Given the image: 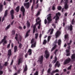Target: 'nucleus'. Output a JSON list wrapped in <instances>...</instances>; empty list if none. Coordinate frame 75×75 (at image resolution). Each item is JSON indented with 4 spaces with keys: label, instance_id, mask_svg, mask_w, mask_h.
Instances as JSON below:
<instances>
[{
    "label": "nucleus",
    "instance_id": "obj_30",
    "mask_svg": "<svg viewBox=\"0 0 75 75\" xmlns=\"http://www.w3.org/2000/svg\"><path fill=\"white\" fill-rule=\"evenodd\" d=\"M51 36H49L48 37V39H47V41L48 42L50 41V39L51 38Z\"/></svg>",
    "mask_w": 75,
    "mask_h": 75
},
{
    "label": "nucleus",
    "instance_id": "obj_29",
    "mask_svg": "<svg viewBox=\"0 0 75 75\" xmlns=\"http://www.w3.org/2000/svg\"><path fill=\"white\" fill-rule=\"evenodd\" d=\"M27 70V65H26L25 66V68L24 69L23 72H25V71H26Z\"/></svg>",
    "mask_w": 75,
    "mask_h": 75
},
{
    "label": "nucleus",
    "instance_id": "obj_22",
    "mask_svg": "<svg viewBox=\"0 0 75 75\" xmlns=\"http://www.w3.org/2000/svg\"><path fill=\"white\" fill-rule=\"evenodd\" d=\"M57 57H55V60H53L52 62L53 63H54L56 62V61H57Z\"/></svg>",
    "mask_w": 75,
    "mask_h": 75
},
{
    "label": "nucleus",
    "instance_id": "obj_4",
    "mask_svg": "<svg viewBox=\"0 0 75 75\" xmlns=\"http://www.w3.org/2000/svg\"><path fill=\"white\" fill-rule=\"evenodd\" d=\"M61 2L62 3L64 2L66 3L64 6V8L65 9H67L69 8V6L66 4L68 2V0H62Z\"/></svg>",
    "mask_w": 75,
    "mask_h": 75
},
{
    "label": "nucleus",
    "instance_id": "obj_39",
    "mask_svg": "<svg viewBox=\"0 0 75 75\" xmlns=\"http://www.w3.org/2000/svg\"><path fill=\"white\" fill-rule=\"evenodd\" d=\"M74 19H73L72 21V24H74L75 23V21L74 20Z\"/></svg>",
    "mask_w": 75,
    "mask_h": 75
},
{
    "label": "nucleus",
    "instance_id": "obj_46",
    "mask_svg": "<svg viewBox=\"0 0 75 75\" xmlns=\"http://www.w3.org/2000/svg\"><path fill=\"white\" fill-rule=\"evenodd\" d=\"M17 36H18V35L16 34V37L15 38L16 39V40H17V38H18Z\"/></svg>",
    "mask_w": 75,
    "mask_h": 75
},
{
    "label": "nucleus",
    "instance_id": "obj_64",
    "mask_svg": "<svg viewBox=\"0 0 75 75\" xmlns=\"http://www.w3.org/2000/svg\"><path fill=\"white\" fill-rule=\"evenodd\" d=\"M38 4H37V5L36 6V7L35 8L36 9L37 8H38Z\"/></svg>",
    "mask_w": 75,
    "mask_h": 75
},
{
    "label": "nucleus",
    "instance_id": "obj_18",
    "mask_svg": "<svg viewBox=\"0 0 75 75\" xmlns=\"http://www.w3.org/2000/svg\"><path fill=\"white\" fill-rule=\"evenodd\" d=\"M8 55L10 56L11 54V50H9L8 51Z\"/></svg>",
    "mask_w": 75,
    "mask_h": 75
},
{
    "label": "nucleus",
    "instance_id": "obj_45",
    "mask_svg": "<svg viewBox=\"0 0 75 75\" xmlns=\"http://www.w3.org/2000/svg\"><path fill=\"white\" fill-rule=\"evenodd\" d=\"M57 8L59 10H60L61 9L62 7L61 6H58L57 7Z\"/></svg>",
    "mask_w": 75,
    "mask_h": 75
},
{
    "label": "nucleus",
    "instance_id": "obj_48",
    "mask_svg": "<svg viewBox=\"0 0 75 75\" xmlns=\"http://www.w3.org/2000/svg\"><path fill=\"white\" fill-rule=\"evenodd\" d=\"M71 66H70L67 69L68 70H70L71 69Z\"/></svg>",
    "mask_w": 75,
    "mask_h": 75
},
{
    "label": "nucleus",
    "instance_id": "obj_6",
    "mask_svg": "<svg viewBox=\"0 0 75 75\" xmlns=\"http://www.w3.org/2000/svg\"><path fill=\"white\" fill-rule=\"evenodd\" d=\"M50 56V53L47 50L45 52V57L47 59Z\"/></svg>",
    "mask_w": 75,
    "mask_h": 75
},
{
    "label": "nucleus",
    "instance_id": "obj_41",
    "mask_svg": "<svg viewBox=\"0 0 75 75\" xmlns=\"http://www.w3.org/2000/svg\"><path fill=\"white\" fill-rule=\"evenodd\" d=\"M61 43V40H58V44L59 45H60Z\"/></svg>",
    "mask_w": 75,
    "mask_h": 75
},
{
    "label": "nucleus",
    "instance_id": "obj_53",
    "mask_svg": "<svg viewBox=\"0 0 75 75\" xmlns=\"http://www.w3.org/2000/svg\"><path fill=\"white\" fill-rule=\"evenodd\" d=\"M15 32L14 30H13L12 31V34L14 35L15 34Z\"/></svg>",
    "mask_w": 75,
    "mask_h": 75
},
{
    "label": "nucleus",
    "instance_id": "obj_59",
    "mask_svg": "<svg viewBox=\"0 0 75 75\" xmlns=\"http://www.w3.org/2000/svg\"><path fill=\"white\" fill-rule=\"evenodd\" d=\"M11 45V47L12 48H13V43H12Z\"/></svg>",
    "mask_w": 75,
    "mask_h": 75
},
{
    "label": "nucleus",
    "instance_id": "obj_17",
    "mask_svg": "<svg viewBox=\"0 0 75 75\" xmlns=\"http://www.w3.org/2000/svg\"><path fill=\"white\" fill-rule=\"evenodd\" d=\"M68 29L70 31L72 30V25H70L68 27Z\"/></svg>",
    "mask_w": 75,
    "mask_h": 75
},
{
    "label": "nucleus",
    "instance_id": "obj_34",
    "mask_svg": "<svg viewBox=\"0 0 75 75\" xmlns=\"http://www.w3.org/2000/svg\"><path fill=\"white\" fill-rule=\"evenodd\" d=\"M10 25H8L7 27H6L5 28V30H7L10 27Z\"/></svg>",
    "mask_w": 75,
    "mask_h": 75
},
{
    "label": "nucleus",
    "instance_id": "obj_56",
    "mask_svg": "<svg viewBox=\"0 0 75 75\" xmlns=\"http://www.w3.org/2000/svg\"><path fill=\"white\" fill-rule=\"evenodd\" d=\"M52 26H53L54 27V28H55V24H52Z\"/></svg>",
    "mask_w": 75,
    "mask_h": 75
},
{
    "label": "nucleus",
    "instance_id": "obj_23",
    "mask_svg": "<svg viewBox=\"0 0 75 75\" xmlns=\"http://www.w3.org/2000/svg\"><path fill=\"white\" fill-rule=\"evenodd\" d=\"M2 42H4V43L3 44V45H4V44H6L7 43V41L6 40H4L3 41H2V40H1Z\"/></svg>",
    "mask_w": 75,
    "mask_h": 75
},
{
    "label": "nucleus",
    "instance_id": "obj_25",
    "mask_svg": "<svg viewBox=\"0 0 75 75\" xmlns=\"http://www.w3.org/2000/svg\"><path fill=\"white\" fill-rule=\"evenodd\" d=\"M30 30H29L28 31H27V33L26 34L25 37H27L28 36V33L30 32Z\"/></svg>",
    "mask_w": 75,
    "mask_h": 75
},
{
    "label": "nucleus",
    "instance_id": "obj_49",
    "mask_svg": "<svg viewBox=\"0 0 75 75\" xmlns=\"http://www.w3.org/2000/svg\"><path fill=\"white\" fill-rule=\"evenodd\" d=\"M72 42V41L71 40H70V43H67V45H69L70 44H71V43Z\"/></svg>",
    "mask_w": 75,
    "mask_h": 75
},
{
    "label": "nucleus",
    "instance_id": "obj_5",
    "mask_svg": "<svg viewBox=\"0 0 75 75\" xmlns=\"http://www.w3.org/2000/svg\"><path fill=\"white\" fill-rule=\"evenodd\" d=\"M58 15L59 16L61 15V14L59 13H57L56 14V16L55 17H54L53 18L54 19L56 18L55 22V23H57V20H58L59 19V18L58 16Z\"/></svg>",
    "mask_w": 75,
    "mask_h": 75
},
{
    "label": "nucleus",
    "instance_id": "obj_47",
    "mask_svg": "<svg viewBox=\"0 0 75 75\" xmlns=\"http://www.w3.org/2000/svg\"><path fill=\"white\" fill-rule=\"evenodd\" d=\"M52 9L53 10H55V6H53L52 8Z\"/></svg>",
    "mask_w": 75,
    "mask_h": 75
},
{
    "label": "nucleus",
    "instance_id": "obj_43",
    "mask_svg": "<svg viewBox=\"0 0 75 75\" xmlns=\"http://www.w3.org/2000/svg\"><path fill=\"white\" fill-rule=\"evenodd\" d=\"M66 21V19H64V22H63V26H64L65 25V23H64V22H66V21Z\"/></svg>",
    "mask_w": 75,
    "mask_h": 75
},
{
    "label": "nucleus",
    "instance_id": "obj_3",
    "mask_svg": "<svg viewBox=\"0 0 75 75\" xmlns=\"http://www.w3.org/2000/svg\"><path fill=\"white\" fill-rule=\"evenodd\" d=\"M48 18H47V19L48 20V22H47V21L46 19H45L44 21V22L45 24H46L47 23L48 24L50 23V21H51L52 20L51 18V15L50 14H49V15L48 16Z\"/></svg>",
    "mask_w": 75,
    "mask_h": 75
},
{
    "label": "nucleus",
    "instance_id": "obj_14",
    "mask_svg": "<svg viewBox=\"0 0 75 75\" xmlns=\"http://www.w3.org/2000/svg\"><path fill=\"white\" fill-rule=\"evenodd\" d=\"M67 53V56H69L70 55V52H69V50H67L66 51Z\"/></svg>",
    "mask_w": 75,
    "mask_h": 75
},
{
    "label": "nucleus",
    "instance_id": "obj_60",
    "mask_svg": "<svg viewBox=\"0 0 75 75\" xmlns=\"http://www.w3.org/2000/svg\"><path fill=\"white\" fill-rule=\"evenodd\" d=\"M28 55V54H26L25 55V57H27V56Z\"/></svg>",
    "mask_w": 75,
    "mask_h": 75
},
{
    "label": "nucleus",
    "instance_id": "obj_9",
    "mask_svg": "<svg viewBox=\"0 0 75 75\" xmlns=\"http://www.w3.org/2000/svg\"><path fill=\"white\" fill-rule=\"evenodd\" d=\"M61 34V32L60 31H58L56 33L55 35L56 36V38L58 37Z\"/></svg>",
    "mask_w": 75,
    "mask_h": 75
},
{
    "label": "nucleus",
    "instance_id": "obj_13",
    "mask_svg": "<svg viewBox=\"0 0 75 75\" xmlns=\"http://www.w3.org/2000/svg\"><path fill=\"white\" fill-rule=\"evenodd\" d=\"M33 0H30V3H31L32 2ZM33 0V4L32 7H31V10H32L33 9V7L34 6V3L35 2V0Z\"/></svg>",
    "mask_w": 75,
    "mask_h": 75
},
{
    "label": "nucleus",
    "instance_id": "obj_57",
    "mask_svg": "<svg viewBox=\"0 0 75 75\" xmlns=\"http://www.w3.org/2000/svg\"><path fill=\"white\" fill-rule=\"evenodd\" d=\"M40 19V18H38L36 19V22H37V21L38 20H39Z\"/></svg>",
    "mask_w": 75,
    "mask_h": 75
},
{
    "label": "nucleus",
    "instance_id": "obj_27",
    "mask_svg": "<svg viewBox=\"0 0 75 75\" xmlns=\"http://www.w3.org/2000/svg\"><path fill=\"white\" fill-rule=\"evenodd\" d=\"M8 10H6L5 12V14L4 15V17H6L7 15V13H8Z\"/></svg>",
    "mask_w": 75,
    "mask_h": 75
},
{
    "label": "nucleus",
    "instance_id": "obj_44",
    "mask_svg": "<svg viewBox=\"0 0 75 75\" xmlns=\"http://www.w3.org/2000/svg\"><path fill=\"white\" fill-rule=\"evenodd\" d=\"M46 42H47V41L46 40H45L43 42V44L44 45L46 43Z\"/></svg>",
    "mask_w": 75,
    "mask_h": 75
},
{
    "label": "nucleus",
    "instance_id": "obj_33",
    "mask_svg": "<svg viewBox=\"0 0 75 75\" xmlns=\"http://www.w3.org/2000/svg\"><path fill=\"white\" fill-rule=\"evenodd\" d=\"M27 25L28 28H29L30 27V24L28 21L27 22Z\"/></svg>",
    "mask_w": 75,
    "mask_h": 75
},
{
    "label": "nucleus",
    "instance_id": "obj_35",
    "mask_svg": "<svg viewBox=\"0 0 75 75\" xmlns=\"http://www.w3.org/2000/svg\"><path fill=\"white\" fill-rule=\"evenodd\" d=\"M22 46L23 45L22 44H20L19 45V47L20 49H21L22 48Z\"/></svg>",
    "mask_w": 75,
    "mask_h": 75
},
{
    "label": "nucleus",
    "instance_id": "obj_21",
    "mask_svg": "<svg viewBox=\"0 0 75 75\" xmlns=\"http://www.w3.org/2000/svg\"><path fill=\"white\" fill-rule=\"evenodd\" d=\"M19 8H20V6H18L16 9V11L17 12H18V11H19Z\"/></svg>",
    "mask_w": 75,
    "mask_h": 75
},
{
    "label": "nucleus",
    "instance_id": "obj_63",
    "mask_svg": "<svg viewBox=\"0 0 75 75\" xmlns=\"http://www.w3.org/2000/svg\"><path fill=\"white\" fill-rule=\"evenodd\" d=\"M67 13H66L64 15L65 16H67Z\"/></svg>",
    "mask_w": 75,
    "mask_h": 75
},
{
    "label": "nucleus",
    "instance_id": "obj_2",
    "mask_svg": "<svg viewBox=\"0 0 75 75\" xmlns=\"http://www.w3.org/2000/svg\"><path fill=\"white\" fill-rule=\"evenodd\" d=\"M36 39H33L31 40V43H33L31 45V47L32 48L34 47H35L36 43Z\"/></svg>",
    "mask_w": 75,
    "mask_h": 75
},
{
    "label": "nucleus",
    "instance_id": "obj_52",
    "mask_svg": "<svg viewBox=\"0 0 75 75\" xmlns=\"http://www.w3.org/2000/svg\"><path fill=\"white\" fill-rule=\"evenodd\" d=\"M10 43H9V44L7 45V47L8 48L10 46Z\"/></svg>",
    "mask_w": 75,
    "mask_h": 75
},
{
    "label": "nucleus",
    "instance_id": "obj_11",
    "mask_svg": "<svg viewBox=\"0 0 75 75\" xmlns=\"http://www.w3.org/2000/svg\"><path fill=\"white\" fill-rule=\"evenodd\" d=\"M21 11L23 12V16H24V12L25 11V10L23 6H22L21 8Z\"/></svg>",
    "mask_w": 75,
    "mask_h": 75
},
{
    "label": "nucleus",
    "instance_id": "obj_38",
    "mask_svg": "<svg viewBox=\"0 0 75 75\" xmlns=\"http://www.w3.org/2000/svg\"><path fill=\"white\" fill-rule=\"evenodd\" d=\"M7 38V36H5L4 37V38L2 40V41H3L4 40H6V39Z\"/></svg>",
    "mask_w": 75,
    "mask_h": 75
},
{
    "label": "nucleus",
    "instance_id": "obj_55",
    "mask_svg": "<svg viewBox=\"0 0 75 75\" xmlns=\"http://www.w3.org/2000/svg\"><path fill=\"white\" fill-rule=\"evenodd\" d=\"M57 50H56L54 52V53L55 54H56V53H57Z\"/></svg>",
    "mask_w": 75,
    "mask_h": 75
},
{
    "label": "nucleus",
    "instance_id": "obj_7",
    "mask_svg": "<svg viewBox=\"0 0 75 75\" xmlns=\"http://www.w3.org/2000/svg\"><path fill=\"white\" fill-rule=\"evenodd\" d=\"M71 61V59L69 58H68L64 62V64H65L69 63Z\"/></svg>",
    "mask_w": 75,
    "mask_h": 75
},
{
    "label": "nucleus",
    "instance_id": "obj_54",
    "mask_svg": "<svg viewBox=\"0 0 75 75\" xmlns=\"http://www.w3.org/2000/svg\"><path fill=\"white\" fill-rule=\"evenodd\" d=\"M3 71H0V74L1 75L3 74Z\"/></svg>",
    "mask_w": 75,
    "mask_h": 75
},
{
    "label": "nucleus",
    "instance_id": "obj_1",
    "mask_svg": "<svg viewBox=\"0 0 75 75\" xmlns=\"http://www.w3.org/2000/svg\"><path fill=\"white\" fill-rule=\"evenodd\" d=\"M40 21L41 20L38 21V22L33 27V33H34L35 31V29L36 28V25H37L38 24H39V25L38 26V29H40V27H41V24H40Z\"/></svg>",
    "mask_w": 75,
    "mask_h": 75
},
{
    "label": "nucleus",
    "instance_id": "obj_37",
    "mask_svg": "<svg viewBox=\"0 0 75 75\" xmlns=\"http://www.w3.org/2000/svg\"><path fill=\"white\" fill-rule=\"evenodd\" d=\"M38 72L36 71L35 73H34V75H38Z\"/></svg>",
    "mask_w": 75,
    "mask_h": 75
},
{
    "label": "nucleus",
    "instance_id": "obj_58",
    "mask_svg": "<svg viewBox=\"0 0 75 75\" xmlns=\"http://www.w3.org/2000/svg\"><path fill=\"white\" fill-rule=\"evenodd\" d=\"M4 20V17L2 19V22H3V21Z\"/></svg>",
    "mask_w": 75,
    "mask_h": 75
},
{
    "label": "nucleus",
    "instance_id": "obj_61",
    "mask_svg": "<svg viewBox=\"0 0 75 75\" xmlns=\"http://www.w3.org/2000/svg\"><path fill=\"white\" fill-rule=\"evenodd\" d=\"M13 60H12V61H11V65L13 63Z\"/></svg>",
    "mask_w": 75,
    "mask_h": 75
},
{
    "label": "nucleus",
    "instance_id": "obj_31",
    "mask_svg": "<svg viewBox=\"0 0 75 75\" xmlns=\"http://www.w3.org/2000/svg\"><path fill=\"white\" fill-rule=\"evenodd\" d=\"M0 11H1L2 9H3V8H2V7H3V5H0Z\"/></svg>",
    "mask_w": 75,
    "mask_h": 75
},
{
    "label": "nucleus",
    "instance_id": "obj_10",
    "mask_svg": "<svg viewBox=\"0 0 75 75\" xmlns=\"http://www.w3.org/2000/svg\"><path fill=\"white\" fill-rule=\"evenodd\" d=\"M24 5L25 6H26V8L28 9L29 7L30 3L29 2L26 3H24Z\"/></svg>",
    "mask_w": 75,
    "mask_h": 75
},
{
    "label": "nucleus",
    "instance_id": "obj_20",
    "mask_svg": "<svg viewBox=\"0 0 75 75\" xmlns=\"http://www.w3.org/2000/svg\"><path fill=\"white\" fill-rule=\"evenodd\" d=\"M28 54L29 55H31L32 54V50L30 49H29L28 50Z\"/></svg>",
    "mask_w": 75,
    "mask_h": 75
},
{
    "label": "nucleus",
    "instance_id": "obj_12",
    "mask_svg": "<svg viewBox=\"0 0 75 75\" xmlns=\"http://www.w3.org/2000/svg\"><path fill=\"white\" fill-rule=\"evenodd\" d=\"M14 13V11L13 10H12L10 11V14L11 16V19H13V14Z\"/></svg>",
    "mask_w": 75,
    "mask_h": 75
},
{
    "label": "nucleus",
    "instance_id": "obj_51",
    "mask_svg": "<svg viewBox=\"0 0 75 75\" xmlns=\"http://www.w3.org/2000/svg\"><path fill=\"white\" fill-rule=\"evenodd\" d=\"M8 63L7 62H6L5 63L4 65L5 66H6L8 64Z\"/></svg>",
    "mask_w": 75,
    "mask_h": 75
},
{
    "label": "nucleus",
    "instance_id": "obj_16",
    "mask_svg": "<svg viewBox=\"0 0 75 75\" xmlns=\"http://www.w3.org/2000/svg\"><path fill=\"white\" fill-rule=\"evenodd\" d=\"M57 66L58 67H59L60 66V64L58 62H57L55 65V67H56Z\"/></svg>",
    "mask_w": 75,
    "mask_h": 75
},
{
    "label": "nucleus",
    "instance_id": "obj_42",
    "mask_svg": "<svg viewBox=\"0 0 75 75\" xmlns=\"http://www.w3.org/2000/svg\"><path fill=\"white\" fill-rule=\"evenodd\" d=\"M53 31H54L53 29H52L51 30V31L50 33V34L52 35V34Z\"/></svg>",
    "mask_w": 75,
    "mask_h": 75
},
{
    "label": "nucleus",
    "instance_id": "obj_36",
    "mask_svg": "<svg viewBox=\"0 0 75 75\" xmlns=\"http://www.w3.org/2000/svg\"><path fill=\"white\" fill-rule=\"evenodd\" d=\"M65 39H68V35L67 34L65 35L64 36Z\"/></svg>",
    "mask_w": 75,
    "mask_h": 75
},
{
    "label": "nucleus",
    "instance_id": "obj_19",
    "mask_svg": "<svg viewBox=\"0 0 75 75\" xmlns=\"http://www.w3.org/2000/svg\"><path fill=\"white\" fill-rule=\"evenodd\" d=\"M71 58L72 59L74 60L75 59V54H74L72 55L71 56Z\"/></svg>",
    "mask_w": 75,
    "mask_h": 75
},
{
    "label": "nucleus",
    "instance_id": "obj_32",
    "mask_svg": "<svg viewBox=\"0 0 75 75\" xmlns=\"http://www.w3.org/2000/svg\"><path fill=\"white\" fill-rule=\"evenodd\" d=\"M56 45H55L52 48V49L51 50V52H52L53 50L54 49H55V48H56Z\"/></svg>",
    "mask_w": 75,
    "mask_h": 75
},
{
    "label": "nucleus",
    "instance_id": "obj_40",
    "mask_svg": "<svg viewBox=\"0 0 75 75\" xmlns=\"http://www.w3.org/2000/svg\"><path fill=\"white\" fill-rule=\"evenodd\" d=\"M51 70V68H50L47 71L48 73H50V71Z\"/></svg>",
    "mask_w": 75,
    "mask_h": 75
},
{
    "label": "nucleus",
    "instance_id": "obj_15",
    "mask_svg": "<svg viewBox=\"0 0 75 75\" xmlns=\"http://www.w3.org/2000/svg\"><path fill=\"white\" fill-rule=\"evenodd\" d=\"M23 59L22 58H20L19 59L18 64H20L21 63L23 62Z\"/></svg>",
    "mask_w": 75,
    "mask_h": 75
},
{
    "label": "nucleus",
    "instance_id": "obj_28",
    "mask_svg": "<svg viewBox=\"0 0 75 75\" xmlns=\"http://www.w3.org/2000/svg\"><path fill=\"white\" fill-rule=\"evenodd\" d=\"M35 39H37L38 36V33L35 34Z\"/></svg>",
    "mask_w": 75,
    "mask_h": 75
},
{
    "label": "nucleus",
    "instance_id": "obj_62",
    "mask_svg": "<svg viewBox=\"0 0 75 75\" xmlns=\"http://www.w3.org/2000/svg\"><path fill=\"white\" fill-rule=\"evenodd\" d=\"M14 22V21H13L11 22V25H13Z\"/></svg>",
    "mask_w": 75,
    "mask_h": 75
},
{
    "label": "nucleus",
    "instance_id": "obj_8",
    "mask_svg": "<svg viewBox=\"0 0 75 75\" xmlns=\"http://www.w3.org/2000/svg\"><path fill=\"white\" fill-rule=\"evenodd\" d=\"M43 56H41L39 58L38 61L40 62V64H41L43 61Z\"/></svg>",
    "mask_w": 75,
    "mask_h": 75
},
{
    "label": "nucleus",
    "instance_id": "obj_26",
    "mask_svg": "<svg viewBox=\"0 0 75 75\" xmlns=\"http://www.w3.org/2000/svg\"><path fill=\"white\" fill-rule=\"evenodd\" d=\"M59 71V70L58 69H57L55 71H52V73H56V72H58Z\"/></svg>",
    "mask_w": 75,
    "mask_h": 75
},
{
    "label": "nucleus",
    "instance_id": "obj_50",
    "mask_svg": "<svg viewBox=\"0 0 75 75\" xmlns=\"http://www.w3.org/2000/svg\"><path fill=\"white\" fill-rule=\"evenodd\" d=\"M40 14V12L39 11H38V13L36 15V16H38Z\"/></svg>",
    "mask_w": 75,
    "mask_h": 75
},
{
    "label": "nucleus",
    "instance_id": "obj_24",
    "mask_svg": "<svg viewBox=\"0 0 75 75\" xmlns=\"http://www.w3.org/2000/svg\"><path fill=\"white\" fill-rule=\"evenodd\" d=\"M17 48L16 46H15L14 47V52H16L17 50Z\"/></svg>",
    "mask_w": 75,
    "mask_h": 75
}]
</instances>
